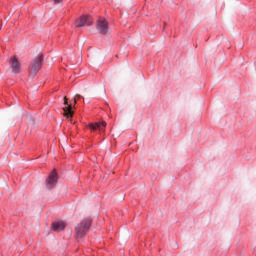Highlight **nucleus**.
Listing matches in <instances>:
<instances>
[{"label": "nucleus", "mask_w": 256, "mask_h": 256, "mask_svg": "<svg viewBox=\"0 0 256 256\" xmlns=\"http://www.w3.org/2000/svg\"><path fill=\"white\" fill-rule=\"evenodd\" d=\"M91 229V219L86 218L75 226L76 239H83Z\"/></svg>", "instance_id": "nucleus-1"}, {"label": "nucleus", "mask_w": 256, "mask_h": 256, "mask_svg": "<svg viewBox=\"0 0 256 256\" xmlns=\"http://www.w3.org/2000/svg\"><path fill=\"white\" fill-rule=\"evenodd\" d=\"M42 65H43V54H39L32 61V64L30 67V73L32 75H36L37 72L41 69Z\"/></svg>", "instance_id": "nucleus-2"}, {"label": "nucleus", "mask_w": 256, "mask_h": 256, "mask_svg": "<svg viewBox=\"0 0 256 256\" xmlns=\"http://www.w3.org/2000/svg\"><path fill=\"white\" fill-rule=\"evenodd\" d=\"M96 29L101 35H107L109 33V23L107 20L100 18L97 22Z\"/></svg>", "instance_id": "nucleus-3"}, {"label": "nucleus", "mask_w": 256, "mask_h": 256, "mask_svg": "<svg viewBox=\"0 0 256 256\" xmlns=\"http://www.w3.org/2000/svg\"><path fill=\"white\" fill-rule=\"evenodd\" d=\"M10 68L14 75H19V73H21V63L17 59V56H13L10 59Z\"/></svg>", "instance_id": "nucleus-4"}, {"label": "nucleus", "mask_w": 256, "mask_h": 256, "mask_svg": "<svg viewBox=\"0 0 256 256\" xmlns=\"http://www.w3.org/2000/svg\"><path fill=\"white\" fill-rule=\"evenodd\" d=\"M57 185V170H53L46 180L47 189H53Z\"/></svg>", "instance_id": "nucleus-5"}, {"label": "nucleus", "mask_w": 256, "mask_h": 256, "mask_svg": "<svg viewBox=\"0 0 256 256\" xmlns=\"http://www.w3.org/2000/svg\"><path fill=\"white\" fill-rule=\"evenodd\" d=\"M64 105H67L66 107L63 108L64 111V117H67V119H70L73 117V106L69 105V102H67V97H64Z\"/></svg>", "instance_id": "nucleus-6"}, {"label": "nucleus", "mask_w": 256, "mask_h": 256, "mask_svg": "<svg viewBox=\"0 0 256 256\" xmlns=\"http://www.w3.org/2000/svg\"><path fill=\"white\" fill-rule=\"evenodd\" d=\"M105 127H107V122L102 121V122H97L94 124H89V129L92 131H105Z\"/></svg>", "instance_id": "nucleus-7"}, {"label": "nucleus", "mask_w": 256, "mask_h": 256, "mask_svg": "<svg viewBox=\"0 0 256 256\" xmlns=\"http://www.w3.org/2000/svg\"><path fill=\"white\" fill-rule=\"evenodd\" d=\"M93 23V20L89 16H82L80 18L79 23L77 24V27H89Z\"/></svg>", "instance_id": "nucleus-8"}, {"label": "nucleus", "mask_w": 256, "mask_h": 256, "mask_svg": "<svg viewBox=\"0 0 256 256\" xmlns=\"http://www.w3.org/2000/svg\"><path fill=\"white\" fill-rule=\"evenodd\" d=\"M65 227H67V223H65L64 221H57V222H53L52 224V229L53 231H56V232L63 231Z\"/></svg>", "instance_id": "nucleus-9"}, {"label": "nucleus", "mask_w": 256, "mask_h": 256, "mask_svg": "<svg viewBox=\"0 0 256 256\" xmlns=\"http://www.w3.org/2000/svg\"><path fill=\"white\" fill-rule=\"evenodd\" d=\"M54 5H63V0H54Z\"/></svg>", "instance_id": "nucleus-10"}, {"label": "nucleus", "mask_w": 256, "mask_h": 256, "mask_svg": "<svg viewBox=\"0 0 256 256\" xmlns=\"http://www.w3.org/2000/svg\"><path fill=\"white\" fill-rule=\"evenodd\" d=\"M77 97L83 99V96H81L80 94H77V95L75 96V98H74V105H77Z\"/></svg>", "instance_id": "nucleus-11"}]
</instances>
